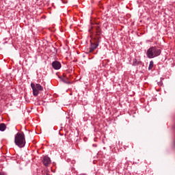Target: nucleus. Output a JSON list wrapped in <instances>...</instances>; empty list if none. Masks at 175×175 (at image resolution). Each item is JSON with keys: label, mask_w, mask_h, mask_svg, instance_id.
<instances>
[{"label": "nucleus", "mask_w": 175, "mask_h": 175, "mask_svg": "<svg viewBox=\"0 0 175 175\" xmlns=\"http://www.w3.org/2000/svg\"><path fill=\"white\" fill-rule=\"evenodd\" d=\"M31 88L33 90V96H38L40 92L43 91V86L39 83H31Z\"/></svg>", "instance_id": "obj_4"}, {"label": "nucleus", "mask_w": 175, "mask_h": 175, "mask_svg": "<svg viewBox=\"0 0 175 175\" xmlns=\"http://www.w3.org/2000/svg\"><path fill=\"white\" fill-rule=\"evenodd\" d=\"M152 68H154V62L150 61V64H149V66H148V70H151V69H152Z\"/></svg>", "instance_id": "obj_11"}, {"label": "nucleus", "mask_w": 175, "mask_h": 175, "mask_svg": "<svg viewBox=\"0 0 175 175\" xmlns=\"http://www.w3.org/2000/svg\"><path fill=\"white\" fill-rule=\"evenodd\" d=\"M139 65H142V62L139 59H133V66H139Z\"/></svg>", "instance_id": "obj_7"}, {"label": "nucleus", "mask_w": 175, "mask_h": 175, "mask_svg": "<svg viewBox=\"0 0 175 175\" xmlns=\"http://www.w3.org/2000/svg\"><path fill=\"white\" fill-rule=\"evenodd\" d=\"M42 163L44 166L47 167L49 166V165H50V163H51V159H50V157H49V156H45L43 158Z\"/></svg>", "instance_id": "obj_6"}, {"label": "nucleus", "mask_w": 175, "mask_h": 175, "mask_svg": "<svg viewBox=\"0 0 175 175\" xmlns=\"http://www.w3.org/2000/svg\"><path fill=\"white\" fill-rule=\"evenodd\" d=\"M0 175H3V174H2L1 172H0Z\"/></svg>", "instance_id": "obj_13"}, {"label": "nucleus", "mask_w": 175, "mask_h": 175, "mask_svg": "<svg viewBox=\"0 0 175 175\" xmlns=\"http://www.w3.org/2000/svg\"><path fill=\"white\" fill-rule=\"evenodd\" d=\"M6 129V125L3 123L0 124V131L3 132Z\"/></svg>", "instance_id": "obj_10"}, {"label": "nucleus", "mask_w": 175, "mask_h": 175, "mask_svg": "<svg viewBox=\"0 0 175 175\" xmlns=\"http://www.w3.org/2000/svg\"><path fill=\"white\" fill-rule=\"evenodd\" d=\"M59 79H60L61 81H62L65 84H72V83L70 81H66V78H63L62 77H59Z\"/></svg>", "instance_id": "obj_8"}, {"label": "nucleus", "mask_w": 175, "mask_h": 175, "mask_svg": "<svg viewBox=\"0 0 175 175\" xmlns=\"http://www.w3.org/2000/svg\"><path fill=\"white\" fill-rule=\"evenodd\" d=\"M61 63L58 61H54L52 62V68L55 69V70H59L61 69Z\"/></svg>", "instance_id": "obj_5"}, {"label": "nucleus", "mask_w": 175, "mask_h": 175, "mask_svg": "<svg viewBox=\"0 0 175 175\" xmlns=\"http://www.w3.org/2000/svg\"><path fill=\"white\" fill-rule=\"evenodd\" d=\"M59 134L60 135V136H64V134L61 133L60 132L59 133Z\"/></svg>", "instance_id": "obj_12"}, {"label": "nucleus", "mask_w": 175, "mask_h": 175, "mask_svg": "<svg viewBox=\"0 0 175 175\" xmlns=\"http://www.w3.org/2000/svg\"><path fill=\"white\" fill-rule=\"evenodd\" d=\"M14 143L19 148L25 147V135L23 132L17 133L15 135Z\"/></svg>", "instance_id": "obj_1"}, {"label": "nucleus", "mask_w": 175, "mask_h": 175, "mask_svg": "<svg viewBox=\"0 0 175 175\" xmlns=\"http://www.w3.org/2000/svg\"><path fill=\"white\" fill-rule=\"evenodd\" d=\"M102 38L100 36L95 37L92 40H90V47L89 49V53H92L94 50L98 49L99 43H100Z\"/></svg>", "instance_id": "obj_3"}, {"label": "nucleus", "mask_w": 175, "mask_h": 175, "mask_svg": "<svg viewBox=\"0 0 175 175\" xmlns=\"http://www.w3.org/2000/svg\"><path fill=\"white\" fill-rule=\"evenodd\" d=\"M101 33H102V30L100 29V27H96V38L98 37V36H100L99 35H100Z\"/></svg>", "instance_id": "obj_9"}, {"label": "nucleus", "mask_w": 175, "mask_h": 175, "mask_svg": "<svg viewBox=\"0 0 175 175\" xmlns=\"http://www.w3.org/2000/svg\"><path fill=\"white\" fill-rule=\"evenodd\" d=\"M162 51L158 49L157 46H151L146 51V56L150 59L155 58L161 55Z\"/></svg>", "instance_id": "obj_2"}]
</instances>
